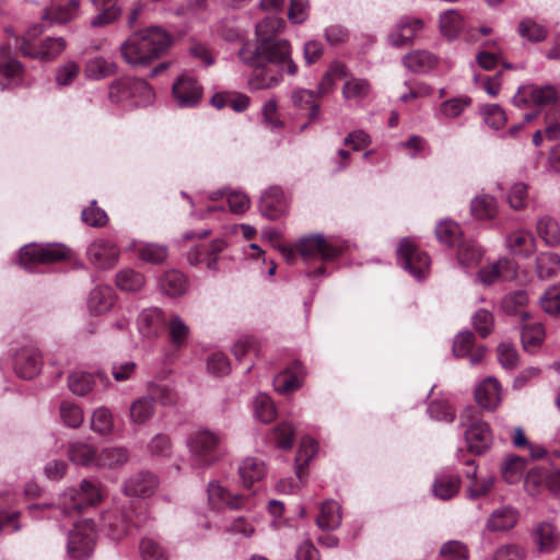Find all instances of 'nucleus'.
<instances>
[{
  "mask_svg": "<svg viewBox=\"0 0 560 560\" xmlns=\"http://www.w3.org/2000/svg\"><path fill=\"white\" fill-rule=\"evenodd\" d=\"M285 22L278 16H268L256 25V45H243L238 51L240 59L246 65L268 62L288 67V74L298 72V65L292 59V48L288 39L280 37Z\"/></svg>",
  "mask_w": 560,
  "mask_h": 560,
  "instance_id": "f257e3e1",
  "label": "nucleus"
},
{
  "mask_svg": "<svg viewBox=\"0 0 560 560\" xmlns=\"http://www.w3.org/2000/svg\"><path fill=\"white\" fill-rule=\"evenodd\" d=\"M171 34L161 26H149L128 36L120 45L124 60L132 67H145L172 46Z\"/></svg>",
  "mask_w": 560,
  "mask_h": 560,
  "instance_id": "f03ea898",
  "label": "nucleus"
},
{
  "mask_svg": "<svg viewBox=\"0 0 560 560\" xmlns=\"http://www.w3.org/2000/svg\"><path fill=\"white\" fill-rule=\"evenodd\" d=\"M154 98L153 89L141 79L124 77L113 81L108 86V100L124 108L148 106Z\"/></svg>",
  "mask_w": 560,
  "mask_h": 560,
  "instance_id": "7ed1b4c3",
  "label": "nucleus"
},
{
  "mask_svg": "<svg viewBox=\"0 0 560 560\" xmlns=\"http://www.w3.org/2000/svg\"><path fill=\"white\" fill-rule=\"evenodd\" d=\"M459 418L460 423L467 427L465 440L468 450L477 455L487 452L493 440L490 425L479 419L478 411L472 407L465 408Z\"/></svg>",
  "mask_w": 560,
  "mask_h": 560,
  "instance_id": "20e7f679",
  "label": "nucleus"
},
{
  "mask_svg": "<svg viewBox=\"0 0 560 560\" xmlns=\"http://www.w3.org/2000/svg\"><path fill=\"white\" fill-rule=\"evenodd\" d=\"M221 436L209 430H197L187 439V446L194 460L199 466H209L220 456Z\"/></svg>",
  "mask_w": 560,
  "mask_h": 560,
  "instance_id": "39448f33",
  "label": "nucleus"
},
{
  "mask_svg": "<svg viewBox=\"0 0 560 560\" xmlns=\"http://www.w3.org/2000/svg\"><path fill=\"white\" fill-rule=\"evenodd\" d=\"M95 527L90 520L78 522L69 534L67 550L74 560H84L94 549Z\"/></svg>",
  "mask_w": 560,
  "mask_h": 560,
  "instance_id": "423d86ee",
  "label": "nucleus"
},
{
  "mask_svg": "<svg viewBox=\"0 0 560 560\" xmlns=\"http://www.w3.org/2000/svg\"><path fill=\"white\" fill-rule=\"evenodd\" d=\"M70 250L61 244L25 245L20 250V262L28 267L36 264H52L69 257Z\"/></svg>",
  "mask_w": 560,
  "mask_h": 560,
  "instance_id": "0eeeda50",
  "label": "nucleus"
},
{
  "mask_svg": "<svg viewBox=\"0 0 560 560\" xmlns=\"http://www.w3.org/2000/svg\"><path fill=\"white\" fill-rule=\"evenodd\" d=\"M399 264L416 279L420 280L430 269V258L409 238H402L397 248Z\"/></svg>",
  "mask_w": 560,
  "mask_h": 560,
  "instance_id": "6e6552de",
  "label": "nucleus"
},
{
  "mask_svg": "<svg viewBox=\"0 0 560 560\" xmlns=\"http://www.w3.org/2000/svg\"><path fill=\"white\" fill-rule=\"evenodd\" d=\"M102 499L98 486L90 480H82L78 490L72 489L62 498V512H80L85 506L97 504Z\"/></svg>",
  "mask_w": 560,
  "mask_h": 560,
  "instance_id": "1a4fd4ad",
  "label": "nucleus"
},
{
  "mask_svg": "<svg viewBox=\"0 0 560 560\" xmlns=\"http://www.w3.org/2000/svg\"><path fill=\"white\" fill-rule=\"evenodd\" d=\"M558 100V91L551 85L526 84L518 88L513 96V103L517 107L547 106Z\"/></svg>",
  "mask_w": 560,
  "mask_h": 560,
  "instance_id": "9d476101",
  "label": "nucleus"
},
{
  "mask_svg": "<svg viewBox=\"0 0 560 560\" xmlns=\"http://www.w3.org/2000/svg\"><path fill=\"white\" fill-rule=\"evenodd\" d=\"M295 248L304 259L332 260L340 254V249L320 234L300 238Z\"/></svg>",
  "mask_w": 560,
  "mask_h": 560,
  "instance_id": "9b49d317",
  "label": "nucleus"
},
{
  "mask_svg": "<svg viewBox=\"0 0 560 560\" xmlns=\"http://www.w3.org/2000/svg\"><path fill=\"white\" fill-rule=\"evenodd\" d=\"M255 68L248 80L252 90H269L278 86L283 81V74H288V67L276 66L268 62L250 65Z\"/></svg>",
  "mask_w": 560,
  "mask_h": 560,
  "instance_id": "f8f14e48",
  "label": "nucleus"
},
{
  "mask_svg": "<svg viewBox=\"0 0 560 560\" xmlns=\"http://www.w3.org/2000/svg\"><path fill=\"white\" fill-rule=\"evenodd\" d=\"M172 94L178 106H196L202 97V86L188 74L180 75L172 86Z\"/></svg>",
  "mask_w": 560,
  "mask_h": 560,
  "instance_id": "ddd939ff",
  "label": "nucleus"
},
{
  "mask_svg": "<svg viewBox=\"0 0 560 560\" xmlns=\"http://www.w3.org/2000/svg\"><path fill=\"white\" fill-rule=\"evenodd\" d=\"M502 386L495 377L489 376L480 382L475 389L478 406L488 411H494L502 402Z\"/></svg>",
  "mask_w": 560,
  "mask_h": 560,
  "instance_id": "4468645a",
  "label": "nucleus"
},
{
  "mask_svg": "<svg viewBox=\"0 0 560 560\" xmlns=\"http://www.w3.org/2000/svg\"><path fill=\"white\" fill-rule=\"evenodd\" d=\"M89 260L101 269L115 266L119 258V249L108 240H95L88 249Z\"/></svg>",
  "mask_w": 560,
  "mask_h": 560,
  "instance_id": "2eb2a0df",
  "label": "nucleus"
},
{
  "mask_svg": "<svg viewBox=\"0 0 560 560\" xmlns=\"http://www.w3.org/2000/svg\"><path fill=\"white\" fill-rule=\"evenodd\" d=\"M423 26L424 23L421 19L405 16L393 27L388 35V40L393 46H405L418 36Z\"/></svg>",
  "mask_w": 560,
  "mask_h": 560,
  "instance_id": "dca6fc26",
  "label": "nucleus"
},
{
  "mask_svg": "<svg viewBox=\"0 0 560 560\" xmlns=\"http://www.w3.org/2000/svg\"><path fill=\"white\" fill-rule=\"evenodd\" d=\"M66 48V42L62 37H49L43 40L39 47H35L28 42L23 40L20 49L25 56L39 60H52L59 56Z\"/></svg>",
  "mask_w": 560,
  "mask_h": 560,
  "instance_id": "f3484780",
  "label": "nucleus"
},
{
  "mask_svg": "<svg viewBox=\"0 0 560 560\" xmlns=\"http://www.w3.org/2000/svg\"><path fill=\"white\" fill-rule=\"evenodd\" d=\"M516 272V264L508 258H503L481 268L477 277L482 284L491 285L499 280L513 279Z\"/></svg>",
  "mask_w": 560,
  "mask_h": 560,
  "instance_id": "a211bd4d",
  "label": "nucleus"
},
{
  "mask_svg": "<svg viewBox=\"0 0 560 560\" xmlns=\"http://www.w3.org/2000/svg\"><path fill=\"white\" fill-rule=\"evenodd\" d=\"M165 324L166 319L164 314L158 307L143 310L137 319L138 331L145 339H155L159 337Z\"/></svg>",
  "mask_w": 560,
  "mask_h": 560,
  "instance_id": "6ab92c4d",
  "label": "nucleus"
},
{
  "mask_svg": "<svg viewBox=\"0 0 560 560\" xmlns=\"http://www.w3.org/2000/svg\"><path fill=\"white\" fill-rule=\"evenodd\" d=\"M533 540L540 552L550 553L560 546V532L553 523L544 521L534 528Z\"/></svg>",
  "mask_w": 560,
  "mask_h": 560,
  "instance_id": "aec40b11",
  "label": "nucleus"
},
{
  "mask_svg": "<svg viewBox=\"0 0 560 560\" xmlns=\"http://www.w3.org/2000/svg\"><path fill=\"white\" fill-rule=\"evenodd\" d=\"M42 368V358L37 350L24 348L14 357V371L21 377L31 380L35 377Z\"/></svg>",
  "mask_w": 560,
  "mask_h": 560,
  "instance_id": "412c9836",
  "label": "nucleus"
},
{
  "mask_svg": "<svg viewBox=\"0 0 560 560\" xmlns=\"http://www.w3.org/2000/svg\"><path fill=\"white\" fill-rule=\"evenodd\" d=\"M505 246L515 256L528 257L535 252L536 240L530 231L516 229L506 234Z\"/></svg>",
  "mask_w": 560,
  "mask_h": 560,
  "instance_id": "4be33fe9",
  "label": "nucleus"
},
{
  "mask_svg": "<svg viewBox=\"0 0 560 560\" xmlns=\"http://www.w3.org/2000/svg\"><path fill=\"white\" fill-rule=\"evenodd\" d=\"M158 485L159 481L153 474L140 471L126 481L124 490L127 495L147 498L155 492Z\"/></svg>",
  "mask_w": 560,
  "mask_h": 560,
  "instance_id": "5701e85b",
  "label": "nucleus"
},
{
  "mask_svg": "<svg viewBox=\"0 0 560 560\" xmlns=\"http://www.w3.org/2000/svg\"><path fill=\"white\" fill-rule=\"evenodd\" d=\"M260 211L264 217L276 220L287 211V201L279 187H270L260 198Z\"/></svg>",
  "mask_w": 560,
  "mask_h": 560,
  "instance_id": "b1692460",
  "label": "nucleus"
},
{
  "mask_svg": "<svg viewBox=\"0 0 560 560\" xmlns=\"http://www.w3.org/2000/svg\"><path fill=\"white\" fill-rule=\"evenodd\" d=\"M155 398L152 395H143L135 399L129 408V420L136 425H144L155 413Z\"/></svg>",
  "mask_w": 560,
  "mask_h": 560,
  "instance_id": "393cba45",
  "label": "nucleus"
},
{
  "mask_svg": "<svg viewBox=\"0 0 560 560\" xmlns=\"http://www.w3.org/2000/svg\"><path fill=\"white\" fill-rule=\"evenodd\" d=\"M208 499L210 504L213 505L214 508H221L225 505L232 510H236L245 506L244 497L232 495L225 488H223L218 482L209 483Z\"/></svg>",
  "mask_w": 560,
  "mask_h": 560,
  "instance_id": "a878e982",
  "label": "nucleus"
},
{
  "mask_svg": "<svg viewBox=\"0 0 560 560\" xmlns=\"http://www.w3.org/2000/svg\"><path fill=\"white\" fill-rule=\"evenodd\" d=\"M80 3L69 0L65 3H51L44 12L43 18L51 23L65 24L73 20L79 12Z\"/></svg>",
  "mask_w": 560,
  "mask_h": 560,
  "instance_id": "bb28decb",
  "label": "nucleus"
},
{
  "mask_svg": "<svg viewBox=\"0 0 560 560\" xmlns=\"http://www.w3.org/2000/svg\"><path fill=\"white\" fill-rule=\"evenodd\" d=\"M97 381H106L104 373L91 374L86 372H73L68 376L69 389L78 396H84L92 392Z\"/></svg>",
  "mask_w": 560,
  "mask_h": 560,
  "instance_id": "cd10ccee",
  "label": "nucleus"
},
{
  "mask_svg": "<svg viewBox=\"0 0 560 560\" xmlns=\"http://www.w3.org/2000/svg\"><path fill=\"white\" fill-rule=\"evenodd\" d=\"M318 96L312 90L307 89H295L291 94V102L299 110H308L310 120L317 118L319 114V102Z\"/></svg>",
  "mask_w": 560,
  "mask_h": 560,
  "instance_id": "c85d7f7f",
  "label": "nucleus"
},
{
  "mask_svg": "<svg viewBox=\"0 0 560 560\" xmlns=\"http://www.w3.org/2000/svg\"><path fill=\"white\" fill-rule=\"evenodd\" d=\"M117 71V63L102 56L91 58L84 66V73L91 80H103L116 74Z\"/></svg>",
  "mask_w": 560,
  "mask_h": 560,
  "instance_id": "c756f323",
  "label": "nucleus"
},
{
  "mask_svg": "<svg viewBox=\"0 0 560 560\" xmlns=\"http://www.w3.org/2000/svg\"><path fill=\"white\" fill-rule=\"evenodd\" d=\"M167 335L174 348H184L190 337V328L177 314H172L166 322Z\"/></svg>",
  "mask_w": 560,
  "mask_h": 560,
  "instance_id": "7c9ffc66",
  "label": "nucleus"
},
{
  "mask_svg": "<svg viewBox=\"0 0 560 560\" xmlns=\"http://www.w3.org/2000/svg\"><path fill=\"white\" fill-rule=\"evenodd\" d=\"M115 294L110 287H96L90 293L89 308L91 313L101 315L108 312L114 305Z\"/></svg>",
  "mask_w": 560,
  "mask_h": 560,
  "instance_id": "2f4dec72",
  "label": "nucleus"
},
{
  "mask_svg": "<svg viewBox=\"0 0 560 560\" xmlns=\"http://www.w3.org/2000/svg\"><path fill=\"white\" fill-rule=\"evenodd\" d=\"M318 451V445L316 441H314L310 436H304L301 441L300 447L298 450V454L295 457V472L298 479L303 482L304 476L306 475V467L312 458L316 455Z\"/></svg>",
  "mask_w": 560,
  "mask_h": 560,
  "instance_id": "473e14b6",
  "label": "nucleus"
},
{
  "mask_svg": "<svg viewBox=\"0 0 560 560\" xmlns=\"http://www.w3.org/2000/svg\"><path fill=\"white\" fill-rule=\"evenodd\" d=\"M238 474L244 486L250 487L254 482L265 477V463L257 457H246L238 467Z\"/></svg>",
  "mask_w": 560,
  "mask_h": 560,
  "instance_id": "72a5a7b5",
  "label": "nucleus"
},
{
  "mask_svg": "<svg viewBox=\"0 0 560 560\" xmlns=\"http://www.w3.org/2000/svg\"><path fill=\"white\" fill-rule=\"evenodd\" d=\"M435 55L427 50H413L404 57V65L413 72H427L436 67Z\"/></svg>",
  "mask_w": 560,
  "mask_h": 560,
  "instance_id": "f704fd0d",
  "label": "nucleus"
},
{
  "mask_svg": "<svg viewBox=\"0 0 560 560\" xmlns=\"http://www.w3.org/2000/svg\"><path fill=\"white\" fill-rule=\"evenodd\" d=\"M159 287L166 295L176 298L187 290V279L177 270H168L160 278Z\"/></svg>",
  "mask_w": 560,
  "mask_h": 560,
  "instance_id": "c9c22d12",
  "label": "nucleus"
},
{
  "mask_svg": "<svg viewBox=\"0 0 560 560\" xmlns=\"http://www.w3.org/2000/svg\"><path fill=\"white\" fill-rule=\"evenodd\" d=\"M348 77L347 68L340 61H334L329 69L323 75L320 82L318 83L316 91V95L320 98L327 94H329L338 79H343Z\"/></svg>",
  "mask_w": 560,
  "mask_h": 560,
  "instance_id": "e433bc0d",
  "label": "nucleus"
},
{
  "mask_svg": "<svg viewBox=\"0 0 560 560\" xmlns=\"http://www.w3.org/2000/svg\"><path fill=\"white\" fill-rule=\"evenodd\" d=\"M316 523L324 530L336 529L341 524V512L338 503L334 500L325 501L322 504Z\"/></svg>",
  "mask_w": 560,
  "mask_h": 560,
  "instance_id": "4c0bfd02",
  "label": "nucleus"
},
{
  "mask_svg": "<svg viewBox=\"0 0 560 560\" xmlns=\"http://www.w3.org/2000/svg\"><path fill=\"white\" fill-rule=\"evenodd\" d=\"M471 214L478 220H491L498 213V203L493 196H476L470 203Z\"/></svg>",
  "mask_w": 560,
  "mask_h": 560,
  "instance_id": "58836bf2",
  "label": "nucleus"
},
{
  "mask_svg": "<svg viewBox=\"0 0 560 560\" xmlns=\"http://www.w3.org/2000/svg\"><path fill=\"white\" fill-rule=\"evenodd\" d=\"M517 522L516 512L511 508H500L492 512L487 521V528L491 532L509 530Z\"/></svg>",
  "mask_w": 560,
  "mask_h": 560,
  "instance_id": "ea45409f",
  "label": "nucleus"
},
{
  "mask_svg": "<svg viewBox=\"0 0 560 560\" xmlns=\"http://www.w3.org/2000/svg\"><path fill=\"white\" fill-rule=\"evenodd\" d=\"M526 468V459L517 455H508L501 465V475L509 483L518 482Z\"/></svg>",
  "mask_w": 560,
  "mask_h": 560,
  "instance_id": "a19ab883",
  "label": "nucleus"
},
{
  "mask_svg": "<svg viewBox=\"0 0 560 560\" xmlns=\"http://www.w3.org/2000/svg\"><path fill=\"white\" fill-rule=\"evenodd\" d=\"M68 457L75 464L81 466H89L96 464V451L84 442H72L68 446Z\"/></svg>",
  "mask_w": 560,
  "mask_h": 560,
  "instance_id": "79ce46f5",
  "label": "nucleus"
},
{
  "mask_svg": "<svg viewBox=\"0 0 560 560\" xmlns=\"http://www.w3.org/2000/svg\"><path fill=\"white\" fill-rule=\"evenodd\" d=\"M371 92V84L366 79L349 78L342 86V96L355 103L364 100Z\"/></svg>",
  "mask_w": 560,
  "mask_h": 560,
  "instance_id": "37998d69",
  "label": "nucleus"
},
{
  "mask_svg": "<svg viewBox=\"0 0 560 560\" xmlns=\"http://www.w3.org/2000/svg\"><path fill=\"white\" fill-rule=\"evenodd\" d=\"M128 458L129 454L125 447H105L97 454L96 465L104 468H114L127 463Z\"/></svg>",
  "mask_w": 560,
  "mask_h": 560,
  "instance_id": "c03bdc74",
  "label": "nucleus"
},
{
  "mask_svg": "<svg viewBox=\"0 0 560 560\" xmlns=\"http://www.w3.org/2000/svg\"><path fill=\"white\" fill-rule=\"evenodd\" d=\"M435 234L438 240L447 246L459 247L463 242L459 225L451 220L441 221L435 229Z\"/></svg>",
  "mask_w": 560,
  "mask_h": 560,
  "instance_id": "a18cd8bd",
  "label": "nucleus"
},
{
  "mask_svg": "<svg viewBox=\"0 0 560 560\" xmlns=\"http://www.w3.org/2000/svg\"><path fill=\"white\" fill-rule=\"evenodd\" d=\"M537 233L547 245L556 246L560 243V226L550 215H544L537 221Z\"/></svg>",
  "mask_w": 560,
  "mask_h": 560,
  "instance_id": "49530a36",
  "label": "nucleus"
},
{
  "mask_svg": "<svg viewBox=\"0 0 560 560\" xmlns=\"http://www.w3.org/2000/svg\"><path fill=\"white\" fill-rule=\"evenodd\" d=\"M560 270V258L551 252L540 253L536 257V271L541 280L553 277Z\"/></svg>",
  "mask_w": 560,
  "mask_h": 560,
  "instance_id": "de8ad7c7",
  "label": "nucleus"
},
{
  "mask_svg": "<svg viewBox=\"0 0 560 560\" xmlns=\"http://www.w3.org/2000/svg\"><path fill=\"white\" fill-rule=\"evenodd\" d=\"M483 252L481 248L471 241H464L459 244L457 249L458 262L467 268L478 266L482 258Z\"/></svg>",
  "mask_w": 560,
  "mask_h": 560,
  "instance_id": "09e8293b",
  "label": "nucleus"
},
{
  "mask_svg": "<svg viewBox=\"0 0 560 560\" xmlns=\"http://www.w3.org/2000/svg\"><path fill=\"white\" fill-rule=\"evenodd\" d=\"M471 105V98L465 95L453 97L444 101L440 105L438 115L444 118H457L466 108Z\"/></svg>",
  "mask_w": 560,
  "mask_h": 560,
  "instance_id": "8fccbe9b",
  "label": "nucleus"
},
{
  "mask_svg": "<svg viewBox=\"0 0 560 560\" xmlns=\"http://www.w3.org/2000/svg\"><path fill=\"white\" fill-rule=\"evenodd\" d=\"M459 490V478L456 476L438 477L433 483V493L441 500L453 498Z\"/></svg>",
  "mask_w": 560,
  "mask_h": 560,
  "instance_id": "3c124183",
  "label": "nucleus"
},
{
  "mask_svg": "<svg viewBox=\"0 0 560 560\" xmlns=\"http://www.w3.org/2000/svg\"><path fill=\"white\" fill-rule=\"evenodd\" d=\"M469 551L467 546L459 540L444 542L439 551L438 560H468Z\"/></svg>",
  "mask_w": 560,
  "mask_h": 560,
  "instance_id": "603ef678",
  "label": "nucleus"
},
{
  "mask_svg": "<svg viewBox=\"0 0 560 560\" xmlns=\"http://www.w3.org/2000/svg\"><path fill=\"white\" fill-rule=\"evenodd\" d=\"M116 284L122 291L136 292L143 287L144 278L135 270L125 269L117 273Z\"/></svg>",
  "mask_w": 560,
  "mask_h": 560,
  "instance_id": "864d4df0",
  "label": "nucleus"
},
{
  "mask_svg": "<svg viewBox=\"0 0 560 560\" xmlns=\"http://www.w3.org/2000/svg\"><path fill=\"white\" fill-rule=\"evenodd\" d=\"M545 339V329L540 323L525 325L521 334V340L524 349L530 350L537 348Z\"/></svg>",
  "mask_w": 560,
  "mask_h": 560,
  "instance_id": "5fc2aeb1",
  "label": "nucleus"
},
{
  "mask_svg": "<svg viewBox=\"0 0 560 560\" xmlns=\"http://www.w3.org/2000/svg\"><path fill=\"white\" fill-rule=\"evenodd\" d=\"M440 28L444 36L454 38L463 28V22L456 10H448L440 16Z\"/></svg>",
  "mask_w": 560,
  "mask_h": 560,
  "instance_id": "6e6d98bb",
  "label": "nucleus"
},
{
  "mask_svg": "<svg viewBox=\"0 0 560 560\" xmlns=\"http://www.w3.org/2000/svg\"><path fill=\"white\" fill-rule=\"evenodd\" d=\"M91 428L98 434H108L113 431L114 419L108 408L100 407L93 412Z\"/></svg>",
  "mask_w": 560,
  "mask_h": 560,
  "instance_id": "4d7b16f0",
  "label": "nucleus"
},
{
  "mask_svg": "<svg viewBox=\"0 0 560 560\" xmlns=\"http://www.w3.org/2000/svg\"><path fill=\"white\" fill-rule=\"evenodd\" d=\"M528 185L523 182L514 183L506 196L508 203L513 210L520 211L527 207Z\"/></svg>",
  "mask_w": 560,
  "mask_h": 560,
  "instance_id": "13d9d810",
  "label": "nucleus"
},
{
  "mask_svg": "<svg viewBox=\"0 0 560 560\" xmlns=\"http://www.w3.org/2000/svg\"><path fill=\"white\" fill-rule=\"evenodd\" d=\"M528 301L525 291H515L506 294L502 300V308L509 315L522 313L523 318L527 317V313H523L521 310L526 305Z\"/></svg>",
  "mask_w": 560,
  "mask_h": 560,
  "instance_id": "bf43d9fd",
  "label": "nucleus"
},
{
  "mask_svg": "<svg viewBox=\"0 0 560 560\" xmlns=\"http://www.w3.org/2000/svg\"><path fill=\"white\" fill-rule=\"evenodd\" d=\"M517 31L521 37L533 43L541 42L547 37V30L530 19L521 21Z\"/></svg>",
  "mask_w": 560,
  "mask_h": 560,
  "instance_id": "052dcab7",
  "label": "nucleus"
},
{
  "mask_svg": "<svg viewBox=\"0 0 560 560\" xmlns=\"http://www.w3.org/2000/svg\"><path fill=\"white\" fill-rule=\"evenodd\" d=\"M254 410L256 417L265 423L271 422L277 415L273 401L266 394L257 395L254 402Z\"/></svg>",
  "mask_w": 560,
  "mask_h": 560,
  "instance_id": "680f3d73",
  "label": "nucleus"
},
{
  "mask_svg": "<svg viewBox=\"0 0 560 560\" xmlns=\"http://www.w3.org/2000/svg\"><path fill=\"white\" fill-rule=\"evenodd\" d=\"M139 257L150 264H162L167 258V248L163 245L148 243L138 248Z\"/></svg>",
  "mask_w": 560,
  "mask_h": 560,
  "instance_id": "e2e57ef3",
  "label": "nucleus"
},
{
  "mask_svg": "<svg viewBox=\"0 0 560 560\" xmlns=\"http://www.w3.org/2000/svg\"><path fill=\"white\" fill-rule=\"evenodd\" d=\"M60 417L65 424L70 428H79L84 419L82 409L69 401H65L60 405Z\"/></svg>",
  "mask_w": 560,
  "mask_h": 560,
  "instance_id": "0e129e2a",
  "label": "nucleus"
},
{
  "mask_svg": "<svg viewBox=\"0 0 560 560\" xmlns=\"http://www.w3.org/2000/svg\"><path fill=\"white\" fill-rule=\"evenodd\" d=\"M273 435L278 447L289 450L294 442L295 429L291 422L283 421L273 429Z\"/></svg>",
  "mask_w": 560,
  "mask_h": 560,
  "instance_id": "69168bd1",
  "label": "nucleus"
},
{
  "mask_svg": "<svg viewBox=\"0 0 560 560\" xmlns=\"http://www.w3.org/2000/svg\"><path fill=\"white\" fill-rule=\"evenodd\" d=\"M541 308L550 315L560 314V285H552L541 295Z\"/></svg>",
  "mask_w": 560,
  "mask_h": 560,
  "instance_id": "338daca9",
  "label": "nucleus"
},
{
  "mask_svg": "<svg viewBox=\"0 0 560 560\" xmlns=\"http://www.w3.org/2000/svg\"><path fill=\"white\" fill-rule=\"evenodd\" d=\"M139 549L142 560H167L164 549L152 538H143Z\"/></svg>",
  "mask_w": 560,
  "mask_h": 560,
  "instance_id": "774afa93",
  "label": "nucleus"
}]
</instances>
